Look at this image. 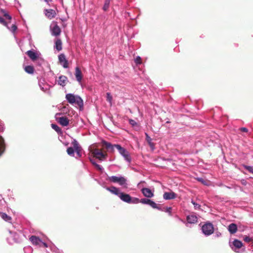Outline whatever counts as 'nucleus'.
<instances>
[{
    "mask_svg": "<svg viewBox=\"0 0 253 253\" xmlns=\"http://www.w3.org/2000/svg\"><path fill=\"white\" fill-rule=\"evenodd\" d=\"M243 243L241 241L238 239H235L232 242V245L231 246L232 249L235 252H239L237 250H239L243 246Z\"/></svg>",
    "mask_w": 253,
    "mask_h": 253,
    "instance_id": "6",
    "label": "nucleus"
},
{
    "mask_svg": "<svg viewBox=\"0 0 253 253\" xmlns=\"http://www.w3.org/2000/svg\"><path fill=\"white\" fill-rule=\"evenodd\" d=\"M51 127L55 130L58 134H61L62 133L61 129L56 124H52Z\"/></svg>",
    "mask_w": 253,
    "mask_h": 253,
    "instance_id": "28",
    "label": "nucleus"
},
{
    "mask_svg": "<svg viewBox=\"0 0 253 253\" xmlns=\"http://www.w3.org/2000/svg\"><path fill=\"white\" fill-rule=\"evenodd\" d=\"M1 218L5 221H9L11 220V217L4 212H0Z\"/></svg>",
    "mask_w": 253,
    "mask_h": 253,
    "instance_id": "27",
    "label": "nucleus"
},
{
    "mask_svg": "<svg viewBox=\"0 0 253 253\" xmlns=\"http://www.w3.org/2000/svg\"><path fill=\"white\" fill-rule=\"evenodd\" d=\"M92 164L95 167L96 166V165H97L96 163H95V162H92L91 160Z\"/></svg>",
    "mask_w": 253,
    "mask_h": 253,
    "instance_id": "50",
    "label": "nucleus"
},
{
    "mask_svg": "<svg viewBox=\"0 0 253 253\" xmlns=\"http://www.w3.org/2000/svg\"><path fill=\"white\" fill-rule=\"evenodd\" d=\"M239 130L241 131L244 132H248V129L246 127H241L239 128Z\"/></svg>",
    "mask_w": 253,
    "mask_h": 253,
    "instance_id": "43",
    "label": "nucleus"
},
{
    "mask_svg": "<svg viewBox=\"0 0 253 253\" xmlns=\"http://www.w3.org/2000/svg\"><path fill=\"white\" fill-rule=\"evenodd\" d=\"M5 144L3 138L0 136V156L4 151Z\"/></svg>",
    "mask_w": 253,
    "mask_h": 253,
    "instance_id": "22",
    "label": "nucleus"
},
{
    "mask_svg": "<svg viewBox=\"0 0 253 253\" xmlns=\"http://www.w3.org/2000/svg\"><path fill=\"white\" fill-rule=\"evenodd\" d=\"M191 203L194 206V208L195 209H200V206L199 204L196 203L194 201H192Z\"/></svg>",
    "mask_w": 253,
    "mask_h": 253,
    "instance_id": "38",
    "label": "nucleus"
},
{
    "mask_svg": "<svg viewBox=\"0 0 253 253\" xmlns=\"http://www.w3.org/2000/svg\"><path fill=\"white\" fill-rule=\"evenodd\" d=\"M243 167L247 170H248L250 173L253 174V168L251 166H248L246 165H244Z\"/></svg>",
    "mask_w": 253,
    "mask_h": 253,
    "instance_id": "34",
    "label": "nucleus"
},
{
    "mask_svg": "<svg viewBox=\"0 0 253 253\" xmlns=\"http://www.w3.org/2000/svg\"><path fill=\"white\" fill-rule=\"evenodd\" d=\"M66 98L70 104L76 103L80 107L83 106V101L80 96L69 93L66 95Z\"/></svg>",
    "mask_w": 253,
    "mask_h": 253,
    "instance_id": "1",
    "label": "nucleus"
},
{
    "mask_svg": "<svg viewBox=\"0 0 253 253\" xmlns=\"http://www.w3.org/2000/svg\"><path fill=\"white\" fill-rule=\"evenodd\" d=\"M176 194L173 192H165L163 195V198L165 200H171L175 198Z\"/></svg>",
    "mask_w": 253,
    "mask_h": 253,
    "instance_id": "13",
    "label": "nucleus"
},
{
    "mask_svg": "<svg viewBox=\"0 0 253 253\" xmlns=\"http://www.w3.org/2000/svg\"><path fill=\"white\" fill-rule=\"evenodd\" d=\"M25 71L30 74H33L34 72V68L33 66L29 65L26 66L24 68Z\"/></svg>",
    "mask_w": 253,
    "mask_h": 253,
    "instance_id": "24",
    "label": "nucleus"
},
{
    "mask_svg": "<svg viewBox=\"0 0 253 253\" xmlns=\"http://www.w3.org/2000/svg\"><path fill=\"white\" fill-rule=\"evenodd\" d=\"M108 180L112 182L118 183L120 185H125L126 184V180L124 177H117L116 176H112L108 178Z\"/></svg>",
    "mask_w": 253,
    "mask_h": 253,
    "instance_id": "4",
    "label": "nucleus"
},
{
    "mask_svg": "<svg viewBox=\"0 0 253 253\" xmlns=\"http://www.w3.org/2000/svg\"><path fill=\"white\" fill-rule=\"evenodd\" d=\"M228 229L231 234H233L237 231V226L235 223H231L228 226Z\"/></svg>",
    "mask_w": 253,
    "mask_h": 253,
    "instance_id": "18",
    "label": "nucleus"
},
{
    "mask_svg": "<svg viewBox=\"0 0 253 253\" xmlns=\"http://www.w3.org/2000/svg\"><path fill=\"white\" fill-rule=\"evenodd\" d=\"M109 4H110V0H106L105 1V3L104 4L103 9L104 11H106L109 7Z\"/></svg>",
    "mask_w": 253,
    "mask_h": 253,
    "instance_id": "30",
    "label": "nucleus"
},
{
    "mask_svg": "<svg viewBox=\"0 0 253 253\" xmlns=\"http://www.w3.org/2000/svg\"><path fill=\"white\" fill-rule=\"evenodd\" d=\"M119 197L124 202L127 203H131V197L127 194L121 192Z\"/></svg>",
    "mask_w": 253,
    "mask_h": 253,
    "instance_id": "8",
    "label": "nucleus"
},
{
    "mask_svg": "<svg viewBox=\"0 0 253 253\" xmlns=\"http://www.w3.org/2000/svg\"><path fill=\"white\" fill-rule=\"evenodd\" d=\"M58 122L61 126H66L69 125V120L66 116H63L58 119Z\"/></svg>",
    "mask_w": 253,
    "mask_h": 253,
    "instance_id": "11",
    "label": "nucleus"
},
{
    "mask_svg": "<svg viewBox=\"0 0 253 253\" xmlns=\"http://www.w3.org/2000/svg\"><path fill=\"white\" fill-rule=\"evenodd\" d=\"M106 97H107V101H108L110 103H112V96L110 92H107L106 93Z\"/></svg>",
    "mask_w": 253,
    "mask_h": 253,
    "instance_id": "32",
    "label": "nucleus"
},
{
    "mask_svg": "<svg viewBox=\"0 0 253 253\" xmlns=\"http://www.w3.org/2000/svg\"><path fill=\"white\" fill-rule=\"evenodd\" d=\"M26 54L33 61H35L38 59V56L34 51L28 50L26 52Z\"/></svg>",
    "mask_w": 253,
    "mask_h": 253,
    "instance_id": "17",
    "label": "nucleus"
},
{
    "mask_svg": "<svg viewBox=\"0 0 253 253\" xmlns=\"http://www.w3.org/2000/svg\"><path fill=\"white\" fill-rule=\"evenodd\" d=\"M0 23L2 24L4 26H7V23L5 21L4 19L1 17H0Z\"/></svg>",
    "mask_w": 253,
    "mask_h": 253,
    "instance_id": "40",
    "label": "nucleus"
},
{
    "mask_svg": "<svg viewBox=\"0 0 253 253\" xmlns=\"http://www.w3.org/2000/svg\"><path fill=\"white\" fill-rule=\"evenodd\" d=\"M171 211V208L169 207L167 208V211L170 212Z\"/></svg>",
    "mask_w": 253,
    "mask_h": 253,
    "instance_id": "47",
    "label": "nucleus"
},
{
    "mask_svg": "<svg viewBox=\"0 0 253 253\" xmlns=\"http://www.w3.org/2000/svg\"><path fill=\"white\" fill-rule=\"evenodd\" d=\"M221 234L220 232H216V236L218 237L221 236Z\"/></svg>",
    "mask_w": 253,
    "mask_h": 253,
    "instance_id": "48",
    "label": "nucleus"
},
{
    "mask_svg": "<svg viewBox=\"0 0 253 253\" xmlns=\"http://www.w3.org/2000/svg\"><path fill=\"white\" fill-rule=\"evenodd\" d=\"M68 81L67 77L65 76H60L59 77L58 83V84L62 86H64Z\"/></svg>",
    "mask_w": 253,
    "mask_h": 253,
    "instance_id": "15",
    "label": "nucleus"
},
{
    "mask_svg": "<svg viewBox=\"0 0 253 253\" xmlns=\"http://www.w3.org/2000/svg\"><path fill=\"white\" fill-rule=\"evenodd\" d=\"M102 145L103 147H105L107 150L113 151L114 148L115 147L114 145L111 144V143L106 142L105 141H102Z\"/></svg>",
    "mask_w": 253,
    "mask_h": 253,
    "instance_id": "21",
    "label": "nucleus"
},
{
    "mask_svg": "<svg viewBox=\"0 0 253 253\" xmlns=\"http://www.w3.org/2000/svg\"><path fill=\"white\" fill-rule=\"evenodd\" d=\"M198 181H199L201 182L202 183L205 184V183H204L205 180L203 178H198Z\"/></svg>",
    "mask_w": 253,
    "mask_h": 253,
    "instance_id": "46",
    "label": "nucleus"
},
{
    "mask_svg": "<svg viewBox=\"0 0 253 253\" xmlns=\"http://www.w3.org/2000/svg\"><path fill=\"white\" fill-rule=\"evenodd\" d=\"M54 48H56V49L59 51L62 50V42L61 39H57L55 41V45Z\"/></svg>",
    "mask_w": 253,
    "mask_h": 253,
    "instance_id": "16",
    "label": "nucleus"
},
{
    "mask_svg": "<svg viewBox=\"0 0 253 253\" xmlns=\"http://www.w3.org/2000/svg\"><path fill=\"white\" fill-rule=\"evenodd\" d=\"M74 148L76 151L78 156H80V151L81 150V148L79 146V144L76 141H75L73 143Z\"/></svg>",
    "mask_w": 253,
    "mask_h": 253,
    "instance_id": "25",
    "label": "nucleus"
},
{
    "mask_svg": "<svg viewBox=\"0 0 253 253\" xmlns=\"http://www.w3.org/2000/svg\"><path fill=\"white\" fill-rule=\"evenodd\" d=\"M114 146L118 149L119 153L124 157L126 161L129 163L131 162V158L129 153L126 149L121 147V146L119 144H115Z\"/></svg>",
    "mask_w": 253,
    "mask_h": 253,
    "instance_id": "3",
    "label": "nucleus"
},
{
    "mask_svg": "<svg viewBox=\"0 0 253 253\" xmlns=\"http://www.w3.org/2000/svg\"><path fill=\"white\" fill-rule=\"evenodd\" d=\"M17 30V26L15 25H12L11 27L10 30L14 32Z\"/></svg>",
    "mask_w": 253,
    "mask_h": 253,
    "instance_id": "41",
    "label": "nucleus"
},
{
    "mask_svg": "<svg viewBox=\"0 0 253 253\" xmlns=\"http://www.w3.org/2000/svg\"><path fill=\"white\" fill-rule=\"evenodd\" d=\"M46 12L45 13V15L48 18L51 19L55 16V12L54 10H53V9L46 10Z\"/></svg>",
    "mask_w": 253,
    "mask_h": 253,
    "instance_id": "23",
    "label": "nucleus"
},
{
    "mask_svg": "<svg viewBox=\"0 0 253 253\" xmlns=\"http://www.w3.org/2000/svg\"><path fill=\"white\" fill-rule=\"evenodd\" d=\"M150 199H146V198H143V199H141L140 201V202L142 203V204H149V202H150Z\"/></svg>",
    "mask_w": 253,
    "mask_h": 253,
    "instance_id": "33",
    "label": "nucleus"
},
{
    "mask_svg": "<svg viewBox=\"0 0 253 253\" xmlns=\"http://www.w3.org/2000/svg\"><path fill=\"white\" fill-rule=\"evenodd\" d=\"M92 164L95 167L96 166V165H97L96 163H95V162H92L91 160Z\"/></svg>",
    "mask_w": 253,
    "mask_h": 253,
    "instance_id": "49",
    "label": "nucleus"
},
{
    "mask_svg": "<svg viewBox=\"0 0 253 253\" xmlns=\"http://www.w3.org/2000/svg\"><path fill=\"white\" fill-rule=\"evenodd\" d=\"M149 205L151 207H152L154 209H159L160 210V209L159 208V207H158L157 204L156 203H155L154 202H153V201L152 200H150V202H149Z\"/></svg>",
    "mask_w": 253,
    "mask_h": 253,
    "instance_id": "31",
    "label": "nucleus"
},
{
    "mask_svg": "<svg viewBox=\"0 0 253 253\" xmlns=\"http://www.w3.org/2000/svg\"><path fill=\"white\" fill-rule=\"evenodd\" d=\"M41 246H43L45 248L47 247V244H46L45 243L42 242V243H41Z\"/></svg>",
    "mask_w": 253,
    "mask_h": 253,
    "instance_id": "44",
    "label": "nucleus"
},
{
    "mask_svg": "<svg viewBox=\"0 0 253 253\" xmlns=\"http://www.w3.org/2000/svg\"><path fill=\"white\" fill-rule=\"evenodd\" d=\"M75 75L77 81L80 83L82 80L83 76L82 72L78 67H77L75 69Z\"/></svg>",
    "mask_w": 253,
    "mask_h": 253,
    "instance_id": "14",
    "label": "nucleus"
},
{
    "mask_svg": "<svg viewBox=\"0 0 253 253\" xmlns=\"http://www.w3.org/2000/svg\"><path fill=\"white\" fill-rule=\"evenodd\" d=\"M146 140L150 146L152 150H154L155 148V144L152 142V138L148 135V134L145 133Z\"/></svg>",
    "mask_w": 253,
    "mask_h": 253,
    "instance_id": "20",
    "label": "nucleus"
},
{
    "mask_svg": "<svg viewBox=\"0 0 253 253\" xmlns=\"http://www.w3.org/2000/svg\"><path fill=\"white\" fill-rule=\"evenodd\" d=\"M50 29L52 35L57 37L60 35L61 30L57 24H55L53 27H51Z\"/></svg>",
    "mask_w": 253,
    "mask_h": 253,
    "instance_id": "9",
    "label": "nucleus"
},
{
    "mask_svg": "<svg viewBox=\"0 0 253 253\" xmlns=\"http://www.w3.org/2000/svg\"><path fill=\"white\" fill-rule=\"evenodd\" d=\"M107 189L118 196L120 195V192H119L118 188L114 186H112L110 188H107Z\"/></svg>",
    "mask_w": 253,
    "mask_h": 253,
    "instance_id": "26",
    "label": "nucleus"
},
{
    "mask_svg": "<svg viewBox=\"0 0 253 253\" xmlns=\"http://www.w3.org/2000/svg\"><path fill=\"white\" fill-rule=\"evenodd\" d=\"M95 168L98 169V170H101L102 169V168L101 167V166H100L99 165H96V166H95Z\"/></svg>",
    "mask_w": 253,
    "mask_h": 253,
    "instance_id": "45",
    "label": "nucleus"
},
{
    "mask_svg": "<svg viewBox=\"0 0 253 253\" xmlns=\"http://www.w3.org/2000/svg\"><path fill=\"white\" fill-rule=\"evenodd\" d=\"M135 62L136 64H140L142 63L141 58L140 56H137L135 59Z\"/></svg>",
    "mask_w": 253,
    "mask_h": 253,
    "instance_id": "35",
    "label": "nucleus"
},
{
    "mask_svg": "<svg viewBox=\"0 0 253 253\" xmlns=\"http://www.w3.org/2000/svg\"><path fill=\"white\" fill-rule=\"evenodd\" d=\"M30 240L33 245H39L41 247V243H42V241L38 237L32 236L30 238Z\"/></svg>",
    "mask_w": 253,
    "mask_h": 253,
    "instance_id": "12",
    "label": "nucleus"
},
{
    "mask_svg": "<svg viewBox=\"0 0 253 253\" xmlns=\"http://www.w3.org/2000/svg\"><path fill=\"white\" fill-rule=\"evenodd\" d=\"M140 200H139V199L137 198H134L133 199L131 198V203L137 204L140 202Z\"/></svg>",
    "mask_w": 253,
    "mask_h": 253,
    "instance_id": "36",
    "label": "nucleus"
},
{
    "mask_svg": "<svg viewBox=\"0 0 253 253\" xmlns=\"http://www.w3.org/2000/svg\"><path fill=\"white\" fill-rule=\"evenodd\" d=\"M75 150L72 147H69L67 148V152L68 155L73 156L74 154Z\"/></svg>",
    "mask_w": 253,
    "mask_h": 253,
    "instance_id": "29",
    "label": "nucleus"
},
{
    "mask_svg": "<svg viewBox=\"0 0 253 253\" xmlns=\"http://www.w3.org/2000/svg\"><path fill=\"white\" fill-rule=\"evenodd\" d=\"M243 240H244V241H245L246 242H250V241H251L252 240V239L249 236H244V238H243Z\"/></svg>",
    "mask_w": 253,
    "mask_h": 253,
    "instance_id": "37",
    "label": "nucleus"
},
{
    "mask_svg": "<svg viewBox=\"0 0 253 253\" xmlns=\"http://www.w3.org/2000/svg\"><path fill=\"white\" fill-rule=\"evenodd\" d=\"M3 15L7 19H9V20H11V17L9 14H8L7 13H4L3 12Z\"/></svg>",
    "mask_w": 253,
    "mask_h": 253,
    "instance_id": "42",
    "label": "nucleus"
},
{
    "mask_svg": "<svg viewBox=\"0 0 253 253\" xmlns=\"http://www.w3.org/2000/svg\"><path fill=\"white\" fill-rule=\"evenodd\" d=\"M58 59L59 63L64 68H67L68 67V61L66 59L65 56L64 54H60L58 56Z\"/></svg>",
    "mask_w": 253,
    "mask_h": 253,
    "instance_id": "7",
    "label": "nucleus"
},
{
    "mask_svg": "<svg viewBox=\"0 0 253 253\" xmlns=\"http://www.w3.org/2000/svg\"><path fill=\"white\" fill-rule=\"evenodd\" d=\"M202 230L206 236H210L214 232L213 225L211 223L207 222L202 226Z\"/></svg>",
    "mask_w": 253,
    "mask_h": 253,
    "instance_id": "2",
    "label": "nucleus"
},
{
    "mask_svg": "<svg viewBox=\"0 0 253 253\" xmlns=\"http://www.w3.org/2000/svg\"><path fill=\"white\" fill-rule=\"evenodd\" d=\"M129 124L132 125V126H135L137 125V123H136V122L133 120H132V119H130L129 120Z\"/></svg>",
    "mask_w": 253,
    "mask_h": 253,
    "instance_id": "39",
    "label": "nucleus"
},
{
    "mask_svg": "<svg viewBox=\"0 0 253 253\" xmlns=\"http://www.w3.org/2000/svg\"><path fill=\"white\" fill-rule=\"evenodd\" d=\"M187 221L189 223H195L197 221V217L196 215L191 214L187 216Z\"/></svg>",
    "mask_w": 253,
    "mask_h": 253,
    "instance_id": "19",
    "label": "nucleus"
},
{
    "mask_svg": "<svg viewBox=\"0 0 253 253\" xmlns=\"http://www.w3.org/2000/svg\"><path fill=\"white\" fill-rule=\"evenodd\" d=\"M90 152L94 157L100 160H103L106 158V154L103 153L100 149L97 148L93 149Z\"/></svg>",
    "mask_w": 253,
    "mask_h": 253,
    "instance_id": "5",
    "label": "nucleus"
},
{
    "mask_svg": "<svg viewBox=\"0 0 253 253\" xmlns=\"http://www.w3.org/2000/svg\"><path fill=\"white\" fill-rule=\"evenodd\" d=\"M143 195L147 198H152L154 196V194L152 191L147 188H143L141 189Z\"/></svg>",
    "mask_w": 253,
    "mask_h": 253,
    "instance_id": "10",
    "label": "nucleus"
}]
</instances>
